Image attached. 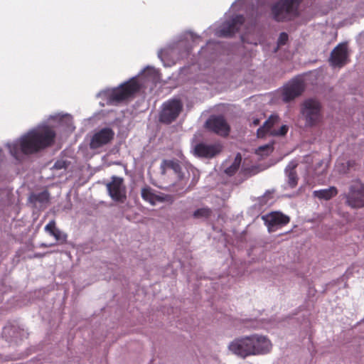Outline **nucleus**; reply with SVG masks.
Segmentation results:
<instances>
[{"label":"nucleus","instance_id":"1","mask_svg":"<svg viewBox=\"0 0 364 364\" xmlns=\"http://www.w3.org/2000/svg\"><path fill=\"white\" fill-rule=\"evenodd\" d=\"M55 137L56 133L51 127L43 126L28 132L20 138L18 143L9 144V151L18 159L20 153L33 154L53 146Z\"/></svg>","mask_w":364,"mask_h":364},{"label":"nucleus","instance_id":"2","mask_svg":"<svg viewBox=\"0 0 364 364\" xmlns=\"http://www.w3.org/2000/svg\"><path fill=\"white\" fill-rule=\"evenodd\" d=\"M141 87L136 77H132L118 87L105 92V96L109 105H117L134 97Z\"/></svg>","mask_w":364,"mask_h":364},{"label":"nucleus","instance_id":"3","mask_svg":"<svg viewBox=\"0 0 364 364\" xmlns=\"http://www.w3.org/2000/svg\"><path fill=\"white\" fill-rule=\"evenodd\" d=\"M303 0H279L271 9L273 18L278 22L289 21L299 16Z\"/></svg>","mask_w":364,"mask_h":364},{"label":"nucleus","instance_id":"4","mask_svg":"<svg viewBox=\"0 0 364 364\" xmlns=\"http://www.w3.org/2000/svg\"><path fill=\"white\" fill-rule=\"evenodd\" d=\"M300 113L306 127H314L323 119L321 103L315 98L305 100L301 105Z\"/></svg>","mask_w":364,"mask_h":364},{"label":"nucleus","instance_id":"5","mask_svg":"<svg viewBox=\"0 0 364 364\" xmlns=\"http://www.w3.org/2000/svg\"><path fill=\"white\" fill-rule=\"evenodd\" d=\"M183 109V104L179 100H170L162 105V109L159 114L161 122L169 124L176 119Z\"/></svg>","mask_w":364,"mask_h":364},{"label":"nucleus","instance_id":"6","mask_svg":"<svg viewBox=\"0 0 364 364\" xmlns=\"http://www.w3.org/2000/svg\"><path fill=\"white\" fill-rule=\"evenodd\" d=\"M346 204L353 208L364 206V184L357 181L349 187V191L345 195Z\"/></svg>","mask_w":364,"mask_h":364},{"label":"nucleus","instance_id":"7","mask_svg":"<svg viewBox=\"0 0 364 364\" xmlns=\"http://www.w3.org/2000/svg\"><path fill=\"white\" fill-rule=\"evenodd\" d=\"M110 198L116 201L124 203L127 199V188L122 177L114 176L106 185Z\"/></svg>","mask_w":364,"mask_h":364},{"label":"nucleus","instance_id":"8","mask_svg":"<svg viewBox=\"0 0 364 364\" xmlns=\"http://www.w3.org/2000/svg\"><path fill=\"white\" fill-rule=\"evenodd\" d=\"M251 341V336L235 338L229 346V350L239 357L245 358L250 355H254L253 346Z\"/></svg>","mask_w":364,"mask_h":364},{"label":"nucleus","instance_id":"9","mask_svg":"<svg viewBox=\"0 0 364 364\" xmlns=\"http://www.w3.org/2000/svg\"><path fill=\"white\" fill-rule=\"evenodd\" d=\"M280 119L277 115H271L269 119L260 127L257 132L259 138H263L267 133L272 136H284L287 134L289 127L287 125H282L279 129H272L273 127L279 123Z\"/></svg>","mask_w":364,"mask_h":364},{"label":"nucleus","instance_id":"10","mask_svg":"<svg viewBox=\"0 0 364 364\" xmlns=\"http://www.w3.org/2000/svg\"><path fill=\"white\" fill-rule=\"evenodd\" d=\"M114 136V132L111 128L105 127L96 132L91 138L90 147L97 149L110 143Z\"/></svg>","mask_w":364,"mask_h":364},{"label":"nucleus","instance_id":"11","mask_svg":"<svg viewBox=\"0 0 364 364\" xmlns=\"http://www.w3.org/2000/svg\"><path fill=\"white\" fill-rule=\"evenodd\" d=\"M210 131L222 136L229 135L230 127L223 116H211L205 123Z\"/></svg>","mask_w":364,"mask_h":364},{"label":"nucleus","instance_id":"12","mask_svg":"<svg viewBox=\"0 0 364 364\" xmlns=\"http://www.w3.org/2000/svg\"><path fill=\"white\" fill-rule=\"evenodd\" d=\"M262 219L267 226L269 232L275 231L277 227L284 226L290 221L289 216L277 211L262 215Z\"/></svg>","mask_w":364,"mask_h":364},{"label":"nucleus","instance_id":"13","mask_svg":"<svg viewBox=\"0 0 364 364\" xmlns=\"http://www.w3.org/2000/svg\"><path fill=\"white\" fill-rule=\"evenodd\" d=\"M221 151L222 146L218 143L208 144L200 142L194 146V154L201 158L211 159Z\"/></svg>","mask_w":364,"mask_h":364},{"label":"nucleus","instance_id":"14","mask_svg":"<svg viewBox=\"0 0 364 364\" xmlns=\"http://www.w3.org/2000/svg\"><path fill=\"white\" fill-rule=\"evenodd\" d=\"M304 90V84L300 80H292L282 90V100L290 102L302 94Z\"/></svg>","mask_w":364,"mask_h":364},{"label":"nucleus","instance_id":"15","mask_svg":"<svg viewBox=\"0 0 364 364\" xmlns=\"http://www.w3.org/2000/svg\"><path fill=\"white\" fill-rule=\"evenodd\" d=\"M330 62L333 66L342 67L348 62V48L344 43L338 44L331 52Z\"/></svg>","mask_w":364,"mask_h":364},{"label":"nucleus","instance_id":"16","mask_svg":"<svg viewBox=\"0 0 364 364\" xmlns=\"http://www.w3.org/2000/svg\"><path fill=\"white\" fill-rule=\"evenodd\" d=\"M254 355L268 353L272 348L270 341L264 336L259 334L251 335Z\"/></svg>","mask_w":364,"mask_h":364},{"label":"nucleus","instance_id":"17","mask_svg":"<svg viewBox=\"0 0 364 364\" xmlns=\"http://www.w3.org/2000/svg\"><path fill=\"white\" fill-rule=\"evenodd\" d=\"M244 21V17L242 15H237L225 22L220 30V35L225 37L232 36L239 31L240 26L243 24Z\"/></svg>","mask_w":364,"mask_h":364},{"label":"nucleus","instance_id":"18","mask_svg":"<svg viewBox=\"0 0 364 364\" xmlns=\"http://www.w3.org/2000/svg\"><path fill=\"white\" fill-rule=\"evenodd\" d=\"M297 166V163L291 161L285 169L287 176V184L291 188H294L298 184L299 177L296 171Z\"/></svg>","mask_w":364,"mask_h":364},{"label":"nucleus","instance_id":"19","mask_svg":"<svg viewBox=\"0 0 364 364\" xmlns=\"http://www.w3.org/2000/svg\"><path fill=\"white\" fill-rule=\"evenodd\" d=\"M169 169L173 171L178 178H181V166L179 161L176 159L173 160H163L161 164V170L163 174H165Z\"/></svg>","mask_w":364,"mask_h":364},{"label":"nucleus","instance_id":"20","mask_svg":"<svg viewBox=\"0 0 364 364\" xmlns=\"http://www.w3.org/2000/svg\"><path fill=\"white\" fill-rule=\"evenodd\" d=\"M338 193L337 188L334 186H331L326 189H321L318 191H314L313 193L314 196L319 198L323 199L326 200L331 199L333 197L336 196Z\"/></svg>","mask_w":364,"mask_h":364},{"label":"nucleus","instance_id":"21","mask_svg":"<svg viewBox=\"0 0 364 364\" xmlns=\"http://www.w3.org/2000/svg\"><path fill=\"white\" fill-rule=\"evenodd\" d=\"M29 201L33 204H36V203H48L49 201V193L48 191H43L39 193H33L29 197Z\"/></svg>","mask_w":364,"mask_h":364},{"label":"nucleus","instance_id":"22","mask_svg":"<svg viewBox=\"0 0 364 364\" xmlns=\"http://www.w3.org/2000/svg\"><path fill=\"white\" fill-rule=\"evenodd\" d=\"M242 161V156L240 154H237L234 159L232 164L225 168V173L228 176H233L239 169Z\"/></svg>","mask_w":364,"mask_h":364},{"label":"nucleus","instance_id":"23","mask_svg":"<svg viewBox=\"0 0 364 364\" xmlns=\"http://www.w3.org/2000/svg\"><path fill=\"white\" fill-rule=\"evenodd\" d=\"M358 164L355 160H349L346 163L338 166V171L342 173H347L351 170H355Z\"/></svg>","mask_w":364,"mask_h":364},{"label":"nucleus","instance_id":"24","mask_svg":"<svg viewBox=\"0 0 364 364\" xmlns=\"http://www.w3.org/2000/svg\"><path fill=\"white\" fill-rule=\"evenodd\" d=\"M212 213L213 211L210 208L205 207L198 208L196 210H195L193 213V217L196 219H207L211 216Z\"/></svg>","mask_w":364,"mask_h":364},{"label":"nucleus","instance_id":"25","mask_svg":"<svg viewBox=\"0 0 364 364\" xmlns=\"http://www.w3.org/2000/svg\"><path fill=\"white\" fill-rule=\"evenodd\" d=\"M141 197L144 200L149 202L152 205L154 204L155 200L156 198V196L151 192V190L149 187L142 188Z\"/></svg>","mask_w":364,"mask_h":364},{"label":"nucleus","instance_id":"26","mask_svg":"<svg viewBox=\"0 0 364 364\" xmlns=\"http://www.w3.org/2000/svg\"><path fill=\"white\" fill-rule=\"evenodd\" d=\"M52 236L60 243H64L67 240V235L62 232L58 228L53 233Z\"/></svg>","mask_w":364,"mask_h":364},{"label":"nucleus","instance_id":"27","mask_svg":"<svg viewBox=\"0 0 364 364\" xmlns=\"http://www.w3.org/2000/svg\"><path fill=\"white\" fill-rule=\"evenodd\" d=\"M273 199V193L270 191H267L265 193L259 198V202L262 205L267 204L270 200Z\"/></svg>","mask_w":364,"mask_h":364},{"label":"nucleus","instance_id":"28","mask_svg":"<svg viewBox=\"0 0 364 364\" xmlns=\"http://www.w3.org/2000/svg\"><path fill=\"white\" fill-rule=\"evenodd\" d=\"M45 231L48 232L50 235L57 230L56 223L54 220H50L45 227Z\"/></svg>","mask_w":364,"mask_h":364},{"label":"nucleus","instance_id":"29","mask_svg":"<svg viewBox=\"0 0 364 364\" xmlns=\"http://www.w3.org/2000/svg\"><path fill=\"white\" fill-rule=\"evenodd\" d=\"M288 39H289V36L287 33H285V32L281 33L279 36L278 41H277L278 46H282L286 45L288 41Z\"/></svg>","mask_w":364,"mask_h":364},{"label":"nucleus","instance_id":"30","mask_svg":"<svg viewBox=\"0 0 364 364\" xmlns=\"http://www.w3.org/2000/svg\"><path fill=\"white\" fill-rule=\"evenodd\" d=\"M68 166V163L64 160H58L53 165V168L56 170L65 169Z\"/></svg>","mask_w":364,"mask_h":364},{"label":"nucleus","instance_id":"31","mask_svg":"<svg viewBox=\"0 0 364 364\" xmlns=\"http://www.w3.org/2000/svg\"><path fill=\"white\" fill-rule=\"evenodd\" d=\"M272 146L271 145H265V146H259V149H258V151H263L264 150H272Z\"/></svg>","mask_w":364,"mask_h":364},{"label":"nucleus","instance_id":"32","mask_svg":"<svg viewBox=\"0 0 364 364\" xmlns=\"http://www.w3.org/2000/svg\"><path fill=\"white\" fill-rule=\"evenodd\" d=\"M53 245V244H46V243H42L41 244L40 247H52Z\"/></svg>","mask_w":364,"mask_h":364},{"label":"nucleus","instance_id":"33","mask_svg":"<svg viewBox=\"0 0 364 364\" xmlns=\"http://www.w3.org/2000/svg\"><path fill=\"white\" fill-rule=\"evenodd\" d=\"M252 124L255 126H257L259 124V119H254L253 122H252Z\"/></svg>","mask_w":364,"mask_h":364}]
</instances>
